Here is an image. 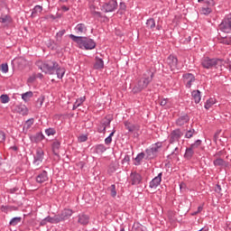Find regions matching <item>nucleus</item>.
I'll list each match as a JSON object with an SVG mask.
<instances>
[{"instance_id":"f257e3e1","label":"nucleus","mask_w":231,"mask_h":231,"mask_svg":"<svg viewBox=\"0 0 231 231\" xmlns=\"http://www.w3.org/2000/svg\"><path fill=\"white\" fill-rule=\"evenodd\" d=\"M69 37L73 42H77L81 50H95L97 48V42L89 37L75 36V34H69Z\"/></svg>"},{"instance_id":"f03ea898","label":"nucleus","mask_w":231,"mask_h":231,"mask_svg":"<svg viewBox=\"0 0 231 231\" xmlns=\"http://www.w3.org/2000/svg\"><path fill=\"white\" fill-rule=\"evenodd\" d=\"M152 79H154V72L151 70H147L143 77L137 82V84L133 88L132 91L134 95L138 93H142L143 89L152 82Z\"/></svg>"},{"instance_id":"7ed1b4c3","label":"nucleus","mask_w":231,"mask_h":231,"mask_svg":"<svg viewBox=\"0 0 231 231\" xmlns=\"http://www.w3.org/2000/svg\"><path fill=\"white\" fill-rule=\"evenodd\" d=\"M55 60L37 61L36 66L46 75H55V69L58 68Z\"/></svg>"},{"instance_id":"20e7f679","label":"nucleus","mask_w":231,"mask_h":231,"mask_svg":"<svg viewBox=\"0 0 231 231\" xmlns=\"http://www.w3.org/2000/svg\"><path fill=\"white\" fill-rule=\"evenodd\" d=\"M201 66L205 69H217V68L223 66V60L219 58L204 57L201 60Z\"/></svg>"},{"instance_id":"39448f33","label":"nucleus","mask_w":231,"mask_h":231,"mask_svg":"<svg viewBox=\"0 0 231 231\" xmlns=\"http://www.w3.org/2000/svg\"><path fill=\"white\" fill-rule=\"evenodd\" d=\"M163 147V143L157 142L151 145V147L145 150V160H154V158H158V152Z\"/></svg>"},{"instance_id":"423d86ee","label":"nucleus","mask_w":231,"mask_h":231,"mask_svg":"<svg viewBox=\"0 0 231 231\" xmlns=\"http://www.w3.org/2000/svg\"><path fill=\"white\" fill-rule=\"evenodd\" d=\"M73 216V210L71 209H63L60 214L54 216V225H58V223H64V221H68L69 217Z\"/></svg>"},{"instance_id":"0eeeda50","label":"nucleus","mask_w":231,"mask_h":231,"mask_svg":"<svg viewBox=\"0 0 231 231\" xmlns=\"http://www.w3.org/2000/svg\"><path fill=\"white\" fill-rule=\"evenodd\" d=\"M218 28L224 33H231V13L224 17Z\"/></svg>"},{"instance_id":"6e6552de","label":"nucleus","mask_w":231,"mask_h":231,"mask_svg":"<svg viewBox=\"0 0 231 231\" xmlns=\"http://www.w3.org/2000/svg\"><path fill=\"white\" fill-rule=\"evenodd\" d=\"M118 8V2L116 0H110L105 3L102 6V10L107 14L109 12H115Z\"/></svg>"},{"instance_id":"1a4fd4ad","label":"nucleus","mask_w":231,"mask_h":231,"mask_svg":"<svg viewBox=\"0 0 231 231\" xmlns=\"http://www.w3.org/2000/svg\"><path fill=\"white\" fill-rule=\"evenodd\" d=\"M183 136V132L181 129L177 128L170 134L169 142L170 143H174L175 142H180V139Z\"/></svg>"},{"instance_id":"9d476101","label":"nucleus","mask_w":231,"mask_h":231,"mask_svg":"<svg viewBox=\"0 0 231 231\" xmlns=\"http://www.w3.org/2000/svg\"><path fill=\"white\" fill-rule=\"evenodd\" d=\"M182 78L184 79V82L186 83V88H192V82H196V77L192 73L183 74Z\"/></svg>"},{"instance_id":"9b49d317","label":"nucleus","mask_w":231,"mask_h":231,"mask_svg":"<svg viewBox=\"0 0 231 231\" xmlns=\"http://www.w3.org/2000/svg\"><path fill=\"white\" fill-rule=\"evenodd\" d=\"M189 122H190V116L184 114L183 116H179L175 124L178 125V127H183V125H186V124H189Z\"/></svg>"},{"instance_id":"f8f14e48","label":"nucleus","mask_w":231,"mask_h":231,"mask_svg":"<svg viewBox=\"0 0 231 231\" xmlns=\"http://www.w3.org/2000/svg\"><path fill=\"white\" fill-rule=\"evenodd\" d=\"M166 62L168 66H170L171 71H174V69L178 68V58H176L174 55H170L167 58Z\"/></svg>"},{"instance_id":"ddd939ff","label":"nucleus","mask_w":231,"mask_h":231,"mask_svg":"<svg viewBox=\"0 0 231 231\" xmlns=\"http://www.w3.org/2000/svg\"><path fill=\"white\" fill-rule=\"evenodd\" d=\"M42 160H44V151H42L41 148H38L36 150V156H34L33 160L34 165H41V163H42Z\"/></svg>"},{"instance_id":"4468645a","label":"nucleus","mask_w":231,"mask_h":231,"mask_svg":"<svg viewBox=\"0 0 231 231\" xmlns=\"http://www.w3.org/2000/svg\"><path fill=\"white\" fill-rule=\"evenodd\" d=\"M142 175L136 171L130 174V181L132 185H140L142 183Z\"/></svg>"},{"instance_id":"2eb2a0df","label":"nucleus","mask_w":231,"mask_h":231,"mask_svg":"<svg viewBox=\"0 0 231 231\" xmlns=\"http://www.w3.org/2000/svg\"><path fill=\"white\" fill-rule=\"evenodd\" d=\"M162 176H163L162 172H160L157 177H154L149 184L150 189H156L162 183Z\"/></svg>"},{"instance_id":"dca6fc26","label":"nucleus","mask_w":231,"mask_h":231,"mask_svg":"<svg viewBox=\"0 0 231 231\" xmlns=\"http://www.w3.org/2000/svg\"><path fill=\"white\" fill-rule=\"evenodd\" d=\"M78 223L83 226H86V225L89 224V216L86 214H79L78 216Z\"/></svg>"},{"instance_id":"f3484780","label":"nucleus","mask_w":231,"mask_h":231,"mask_svg":"<svg viewBox=\"0 0 231 231\" xmlns=\"http://www.w3.org/2000/svg\"><path fill=\"white\" fill-rule=\"evenodd\" d=\"M44 138H45L44 134L42 132H40V133H36L34 135H32L30 137V140L32 143H39L42 142Z\"/></svg>"},{"instance_id":"a211bd4d","label":"nucleus","mask_w":231,"mask_h":231,"mask_svg":"<svg viewBox=\"0 0 231 231\" xmlns=\"http://www.w3.org/2000/svg\"><path fill=\"white\" fill-rule=\"evenodd\" d=\"M36 181L38 183H44L45 181H48V171H42L36 176Z\"/></svg>"},{"instance_id":"6ab92c4d","label":"nucleus","mask_w":231,"mask_h":231,"mask_svg":"<svg viewBox=\"0 0 231 231\" xmlns=\"http://www.w3.org/2000/svg\"><path fill=\"white\" fill-rule=\"evenodd\" d=\"M125 127L129 133H134V131H138L140 129V126L134 125L129 121L125 122Z\"/></svg>"},{"instance_id":"aec40b11","label":"nucleus","mask_w":231,"mask_h":231,"mask_svg":"<svg viewBox=\"0 0 231 231\" xmlns=\"http://www.w3.org/2000/svg\"><path fill=\"white\" fill-rule=\"evenodd\" d=\"M74 30L78 35H82L88 32V27L84 23H79Z\"/></svg>"},{"instance_id":"412c9836","label":"nucleus","mask_w":231,"mask_h":231,"mask_svg":"<svg viewBox=\"0 0 231 231\" xmlns=\"http://www.w3.org/2000/svg\"><path fill=\"white\" fill-rule=\"evenodd\" d=\"M107 151V147L104 144H97L94 146V152L96 154H104Z\"/></svg>"},{"instance_id":"4be33fe9","label":"nucleus","mask_w":231,"mask_h":231,"mask_svg":"<svg viewBox=\"0 0 231 231\" xmlns=\"http://www.w3.org/2000/svg\"><path fill=\"white\" fill-rule=\"evenodd\" d=\"M191 97L195 104H199V102H201V92L199 90H193L191 92Z\"/></svg>"},{"instance_id":"5701e85b","label":"nucleus","mask_w":231,"mask_h":231,"mask_svg":"<svg viewBox=\"0 0 231 231\" xmlns=\"http://www.w3.org/2000/svg\"><path fill=\"white\" fill-rule=\"evenodd\" d=\"M16 113H19V115H23V116L28 115V108L24 106L17 105L15 106Z\"/></svg>"},{"instance_id":"b1692460","label":"nucleus","mask_w":231,"mask_h":231,"mask_svg":"<svg viewBox=\"0 0 231 231\" xmlns=\"http://www.w3.org/2000/svg\"><path fill=\"white\" fill-rule=\"evenodd\" d=\"M57 78L62 79L64 75L66 74V69L60 67L58 63V67L55 69Z\"/></svg>"},{"instance_id":"393cba45","label":"nucleus","mask_w":231,"mask_h":231,"mask_svg":"<svg viewBox=\"0 0 231 231\" xmlns=\"http://www.w3.org/2000/svg\"><path fill=\"white\" fill-rule=\"evenodd\" d=\"M113 119L108 118L107 116H106L102 121H101V125L103 127V130H101V132L106 131V129H107V127H110L111 125V121Z\"/></svg>"},{"instance_id":"a878e982","label":"nucleus","mask_w":231,"mask_h":231,"mask_svg":"<svg viewBox=\"0 0 231 231\" xmlns=\"http://www.w3.org/2000/svg\"><path fill=\"white\" fill-rule=\"evenodd\" d=\"M194 152H198L194 151L190 147L186 148V152L184 153V158L186 160H192V156H194Z\"/></svg>"},{"instance_id":"bb28decb","label":"nucleus","mask_w":231,"mask_h":231,"mask_svg":"<svg viewBox=\"0 0 231 231\" xmlns=\"http://www.w3.org/2000/svg\"><path fill=\"white\" fill-rule=\"evenodd\" d=\"M52 152L55 156H59V150L60 149V142L54 141L52 143Z\"/></svg>"},{"instance_id":"cd10ccee","label":"nucleus","mask_w":231,"mask_h":231,"mask_svg":"<svg viewBox=\"0 0 231 231\" xmlns=\"http://www.w3.org/2000/svg\"><path fill=\"white\" fill-rule=\"evenodd\" d=\"M104 68V60L96 57V62L94 63V69H103Z\"/></svg>"},{"instance_id":"c85d7f7f","label":"nucleus","mask_w":231,"mask_h":231,"mask_svg":"<svg viewBox=\"0 0 231 231\" xmlns=\"http://www.w3.org/2000/svg\"><path fill=\"white\" fill-rule=\"evenodd\" d=\"M42 12V6L41 5H35L34 8L32 11L31 17H37L39 14Z\"/></svg>"},{"instance_id":"c756f323","label":"nucleus","mask_w":231,"mask_h":231,"mask_svg":"<svg viewBox=\"0 0 231 231\" xmlns=\"http://www.w3.org/2000/svg\"><path fill=\"white\" fill-rule=\"evenodd\" d=\"M143 158H145V152H142L138 153L134 159V161H135L134 165H136V166L142 165V160H143Z\"/></svg>"},{"instance_id":"7c9ffc66","label":"nucleus","mask_w":231,"mask_h":231,"mask_svg":"<svg viewBox=\"0 0 231 231\" xmlns=\"http://www.w3.org/2000/svg\"><path fill=\"white\" fill-rule=\"evenodd\" d=\"M133 231H147V227L143 226L142 224L135 222L133 225Z\"/></svg>"},{"instance_id":"2f4dec72","label":"nucleus","mask_w":231,"mask_h":231,"mask_svg":"<svg viewBox=\"0 0 231 231\" xmlns=\"http://www.w3.org/2000/svg\"><path fill=\"white\" fill-rule=\"evenodd\" d=\"M146 27L148 30H154V28H156V22L153 18H150L146 21Z\"/></svg>"},{"instance_id":"473e14b6","label":"nucleus","mask_w":231,"mask_h":231,"mask_svg":"<svg viewBox=\"0 0 231 231\" xmlns=\"http://www.w3.org/2000/svg\"><path fill=\"white\" fill-rule=\"evenodd\" d=\"M23 221V217H13L10 222H9V225L11 226H17V225H19V223H21Z\"/></svg>"},{"instance_id":"72a5a7b5","label":"nucleus","mask_w":231,"mask_h":231,"mask_svg":"<svg viewBox=\"0 0 231 231\" xmlns=\"http://www.w3.org/2000/svg\"><path fill=\"white\" fill-rule=\"evenodd\" d=\"M219 37H220L221 44H227V45L231 44V35H227V36L219 35Z\"/></svg>"},{"instance_id":"f704fd0d","label":"nucleus","mask_w":231,"mask_h":231,"mask_svg":"<svg viewBox=\"0 0 231 231\" xmlns=\"http://www.w3.org/2000/svg\"><path fill=\"white\" fill-rule=\"evenodd\" d=\"M0 23H2L3 24H10V23H12V17L8 14L0 17Z\"/></svg>"},{"instance_id":"c9c22d12","label":"nucleus","mask_w":231,"mask_h":231,"mask_svg":"<svg viewBox=\"0 0 231 231\" xmlns=\"http://www.w3.org/2000/svg\"><path fill=\"white\" fill-rule=\"evenodd\" d=\"M200 14L202 15H210L212 14V7H201Z\"/></svg>"},{"instance_id":"e433bc0d","label":"nucleus","mask_w":231,"mask_h":231,"mask_svg":"<svg viewBox=\"0 0 231 231\" xmlns=\"http://www.w3.org/2000/svg\"><path fill=\"white\" fill-rule=\"evenodd\" d=\"M32 97H33V92L32 91L25 92L22 95V98L23 100H24V102H28V100H30Z\"/></svg>"},{"instance_id":"4c0bfd02","label":"nucleus","mask_w":231,"mask_h":231,"mask_svg":"<svg viewBox=\"0 0 231 231\" xmlns=\"http://www.w3.org/2000/svg\"><path fill=\"white\" fill-rule=\"evenodd\" d=\"M194 134H196V130L194 128H191V129L186 131L184 138L190 139V138H192V136H194Z\"/></svg>"},{"instance_id":"58836bf2","label":"nucleus","mask_w":231,"mask_h":231,"mask_svg":"<svg viewBox=\"0 0 231 231\" xmlns=\"http://www.w3.org/2000/svg\"><path fill=\"white\" fill-rule=\"evenodd\" d=\"M44 96L42 95L40 96V97H38L37 101H36V107L38 109H41V107H42V105L44 104Z\"/></svg>"},{"instance_id":"ea45409f","label":"nucleus","mask_w":231,"mask_h":231,"mask_svg":"<svg viewBox=\"0 0 231 231\" xmlns=\"http://www.w3.org/2000/svg\"><path fill=\"white\" fill-rule=\"evenodd\" d=\"M178 154H180V148L175 147L174 151L170 155H168V160H172V157L177 158Z\"/></svg>"},{"instance_id":"a19ab883","label":"nucleus","mask_w":231,"mask_h":231,"mask_svg":"<svg viewBox=\"0 0 231 231\" xmlns=\"http://www.w3.org/2000/svg\"><path fill=\"white\" fill-rule=\"evenodd\" d=\"M201 143H202V141L199 139V140L195 141L193 143H191L189 145V148L192 149L193 151H195L201 145Z\"/></svg>"},{"instance_id":"79ce46f5","label":"nucleus","mask_w":231,"mask_h":231,"mask_svg":"<svg viewBox=\"0 0 231 231\" xmlns=\"http://www.w3.org/2000/svg\"><path fill=\"white\" fill-rule=\"evenodd\" d=\"M45 134H47V136H53L55 134H57V130H55V128H47L45 129Z\"/></svg>"},{"instance_id":"37998d69","label":"nucleus","mask_w":231,"mask_h":231,"mask_svg":"<svg viewBox=\"0 0 231 231\" xmlns=\"http://www.w3.org/2000/svg\"><path fill=\"white\" fill-rule=\"evenodd\" d=\"M108 190L110 191V195L112 198H116V186L115 184H112L109 188Z\"/></svg>"},{"instance_id":"c03bdc74","label":"nucleus","mask_w":231,"mask_h":231,"mask_svg":"<svg viewBox=\"0 0 231 231\" xmlns=\"http://www.w3.org/2000/svg\"><path fill=\"white\" fill-rule=\"evenodd\" d=\"M126 9H127V5H125V3L121 2L119 5L118 14H120V15L124 14Z\"/></svg>"},{"instance_id":"a18cd8bd","label":"nucleus","mask_w":231,"mask_h":231,"mask_svg":"<svg viewBox=\"0 0 231 231\" xmlns=\"http://www.w3.org/2000/svg\"><path fill=\"white\" fill-rule=\"evenodd\" d=\"M199 3H205L208 7L212 8L216 5L214 0H198Z\"/></svg>"},{"instance_id":"49530a36","label":"nucleus","mask_w":231,"mask_h":231,"mask_svg":"<svg viewBox=\"0 0 231 231\" xmlns=\"http://www.w3.org/2000/svg\"><path fill=\"white\" fill-rule=\"evenodd\" d=\"M214 165L216 167H223L225 165V160L218 158L214 161Z\"/></svg>"},{"instance_id":"de8ad7c7","label":"nucleus","mask_w":231,"mask_h":231,"mask_svg":"<svg viewBox=\"0 0 231 231\" xmlns=\"http://www.w3.org/2000/svg\"><path fill=\"white\" fill-rule=\"evenodd\" d=\"M1 102L2 104H8L10 102V97H8V95L6 94H3L0 97Z\"/></svg>"},{"instance_id":"09e8293b","label":"nucleus","mask_w":231,"mask_h":231,"mask_svg":"<svg viewBox=\"0 0 231 231\" xmlns=\"http://www.w3.org/2000/svg\"><path fill=\"white\" fill-rule=\"evenodd\" d=\"M116 169H117L116 163L111 162L108 167V172H110V173L116 172Z\"/></svg>"},{"instance_id":"8fccbe9b","label":"nucleus","mask_w":231,"mask_h":231,"mask_svg":"<svg viewBox=\"0 0 231 231\" xmlns=\"http://www.w3.org/2000/svg\"><path fill=\"white\" fill-rule=\"evenodd\" d=\"M212 106H214V99H208V100H207L204 107H205V109H209L212 107Z\"/></svg>"},{"instance_id":"3c124183","label":"nucleus","mask_w":231,"mask_h":231,"mask_svg":"<svg viewBox=\"0 0 231 231\" xmlns=\"http://www.w3.org/2000/svg\"><path fill=\"white\" fill-rule=\"evenodd\" d=\"M6 140V134L4 131H0V143H5Z\"/></svg>"},{"instance_id":"603ef678","label":"nucleus","mask_w":231,"mask_h":231,"mask_svg":"<svg viewBox=\"0 0 231 231\" xmlns=\"http://www.w3.org/2000/svg\"><path fill=\"white\" fill-rule=\"evenodd\" d=\"M47 223H51V225H55V217L48 216L45 217Z\"/></svg>"},{"instance_id":"864d4df0","label":"nucleus","mask_w":231,"mask_h":231,"mask_svg":"<svg viewBox=\"0 0 231 231\" xmlns=\"http://www.w3.org/2000/svg\"><path fill=\"white\" fill-rule=\"evenodd\" d=\"M1 70L3 73H8V63H3L1 65Z\"/></svg>"},{"instance_id":"5fc2aeb1","label":"nucleus","mask_w":231,"mask_h":231,"mask_svg":"<svg viewBox=\"0 0 231 231\" xmlns=\"http://www.w3.org/2000/svg\"><path fill=\"white\" fill-rule=\"evenodd\" d=\"M91 14L92 15H94V17H102V13L98 12V11H93L91 10Z\"/></svg>"},{"instance_id":"6e6d98bb","label":"nucleus","mask_w":231,"mask_h":231,"mask_svg":"<svg viewBox=\"0 0 231 231\" xmlns=\"http://www.w3.org/2000/svg\"><path fill=\"white\" fill-rule=\"evenodd\" d=\"M33 122H34L33 118L28 119L26 121L27 129H30V127H32V125L33 124Z\"/></svg>"},{"instance_id":"4d7b16f0","label":"nucleus","mask_w":231,"mask_h":231,"mask_svg":"<svg viewBox=\"0 0 231 231\" xmlns=\"http://www.w3.org/2000/svg\"><path fill=\"white\" fill-rule=\"evenodd\" d=\"M131 162V157L129 155H125L124 159L122 160V163H128Z\"/></svg>"},{"instance_id":"13d9d810","label":"nucleus","mask_w":231,"mask_h":231,"mask_svg":"<svg viewBox=\"0 0 231 231\" xmlns=\"http://www.w3.org/2000/svg\"><path fill=\"white\" fill-rule=\"evenodd\" d=\"M111 142H113V138H112V137L107 136V137L105 139V143H106V145H111Z\"/></svg>"},{"instance_id":"bf43d9fd","label":"nucleus","mask_w":231,"mask_h":231,"mask_svg":"<svg viewBox=\"0 0 231 231\" xmlns=\"http://www.w3.org/2000/svg\"><path fill=\"white\" fill-rule=\"evenodd\" d=\"M215 192H217V194H221V185L217 184L215 186Z\"/></svg>"},{"instance_id":"052dcab7","label":"nucleus","mask_w":231,"mask_h":231,"mask_svg":"<svg viewBox=\"0 0 231 231\" xmlns=\"http://www.w3.org/2000/svg\"><path fill=\"white\" fill-rule=\"evenodd\" d=\"M79 142H88V136L87 135H80L79 137Z\"/></svg>"},{"instance_id":"680f3d73","label":"nucleus","mask_w":231,"mask_h":231,"mask_svg":"<svg viewBox=\"0 0 231 231\" xmlns=\"http://www.w3.org/2000/svg\"><path fill=\"white\" fill-rule=\"evenodd\" d=\"M17 190H19V188L14 187V188L8 189V192H10V194H15V192H17Z\"/></svg>"},{"instance_id":"e2e57ef3","label":"nucleus","mask_w":231,"mask_h":231,"mask_svg":"<svg viewBox=\"0 0 231 231\" xmlns=\"http://www.w3.org/2000/svg\"><path fill=\"white\" fill-rule=\"evenodd\" d=\"M66 33V30H61L59 32H57V37H62Z\"/></svg>"},{"instance_id":"0e129e2a","label":"nucleus","mask_w":231,"mask_h":231,"mask_svg":"<svg viewBox=\"0 0 231 231\" xmlns=\"http://www.w3.org/2000/svg\"><path fill=\"white\" fill-rule=\"evenodd\" d=\"M41 226H45V225H48V221L46 220V218H43L41 222H40Z\"/></svg>"},{"instance_id":"69168bd1","label":"nucleus","mask_w":231,"mask_h":231,"mask_svg":"<svg viewBox=\"0 0 231 231\" xmlns=\"http://www.w3.org/2000/svg\"><path fill=\"white\" fill-rule=\"evenodd\" d=\"M190 41H192V37L188 36L185 41H184V44H189V42H190Z\"/></svg>"},{"instance_id":"338daca9","label":"nucleus","mask_w":231,"mask_h":231,"mask_svg":"<svg viewBox=\"0 0 231 231\" xmlns=\"http://www.w3.org/2000/svg\"><path fill=\"white\" fill-rule=\"evenodd\" d=\"M61 10H62L63 12H69V7H68V6H66V5H62V6H61Z\"/></svg>"},{"instance_id":"774afa93","label":"nucleus","mask_w":231,"mask_h":231,"mask_svg":"<svg viewBox=\"0 0 231 231\" xmlns=\"http://www.w3.org/2000/svg\"><path fill=\"white\" fill-rule=\"evenodd\" d=\"M160 106H167V99H162V100H161V102H160Z\"/></svg>"}]
</instances>
